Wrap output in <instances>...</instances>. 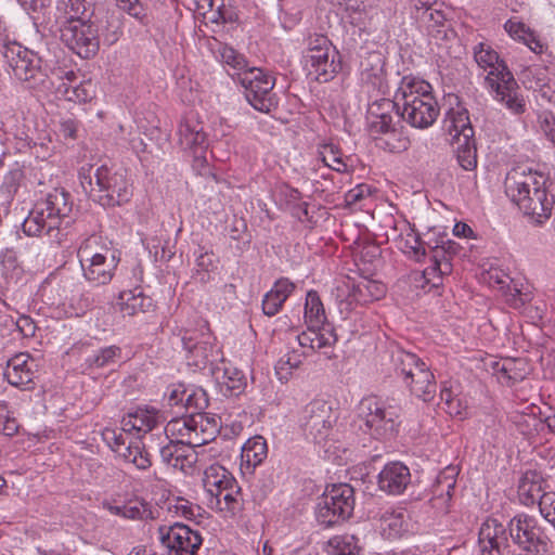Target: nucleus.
<instances>
[{
	"label": "nucleus",
	"mask_w": 555,
	"mask_h": 555,
	"mask_svg": "<svg viewBox=\"0 0 555 555\" xmlns=\"http://www.w3.org/2000/svg\"><path fill=\"white\" fill-rule=\"evenodd\" d=\"M504 188L511 201L537 223L551 217L554 199L547 194L543 176L514 168L506 175Z\"/></svg>",
	"instance_id": "nucleus-1"
},
{
	"label": "nucleus",
	"mask_w": 555,
	"mask_h": 555,
	"mask_svg": "<svg viewBox=\"0 0 555 555\" xmlns=\"http://www.w3.org/2000/svg\"><path fill=\"white\" fill-rule=\"evenodd\" d=\"M79 180L83 191L103 207H115L130 201L131 184L124 171H114L106 165L82 166Z\"/></svg>",
	"instance_id": "nucleus-2"
},
{
	"label": "nucleus",
	"mask_w": 555,
	"mask_h": 555,
	"mask_svg": "<svg viewBox=\"0 0 555 555\" xmlns=\"http://www.w3.org/2000/svg\"><path fill=\"white\" fill-rule=\"evenodd\" d=\"M401 118L417 129L430 127L439 115L431 86L415 78L403 77L396 95Z\"/></svg>",
	"instance_id": "nucleus-3"
},
{
	"label": "nucleus",
	"mask_w": 555,
	"mask_h": 555,
	"mask_svg": "<svg viewBox=\"0 0 555 555\" xmlns=\"http://www.w3.org/2000/svg\"><path fill=\"white\" fill-rule=\"evenodd\" d=\"M444 126L455 140V155L459 165L464 170H474L477 167V149L468 111L461 105L450 108Z\"/></svg>",
	"instance_id": "nucleus-4"
},
{
	"label": "nucleus",
	"mask_w": 555,
	"mask_h": 555,
	"mask_svg": "<svg viewBox=\"0 0 555 555\" xmlns=\"http://www.w3.org/2000/svg\"><path fill=\"white\" fill-rule=\"evenodd\" d=\"M354 506V489L350 485H332L317 504V521L325 528L334 527L349 519Z\"/></svg>",
	"instance_id": "nucleus-5"
},
{
	"label": "nucleus",
	"mask_w": 555,
	"mask_h": 555,
	"mask_svg": "<svg viewBox=\"0 0 555 555\" xmlns=\"http://www.w3.org/2000/svg\"><path fill=\"white\" fill-rule=\"evenodd\" d=\"M2 53L18 80L28 82L31 88L46 82L48 67L38 52L23 47L16 41H8L3 42Z\"/></svg>",
	"instance_id": "nucleus-6"
},
{
	"label": "nucleus",
	"mask_w": 555,
	"mask_h": 555,
	"mask_svg": "<svg viewBox=\"0 0 555 555\" xmlns=\"http://www.w3.org/2000/svg\"><path fill=\"white\" fill-rule=\"evenodd\" d=\"M514 544L532 555H544L548 551L550 539L539 520L527 514L514 516L507 526Z\"/></svg>",
	"instance_id": "nucleus-7"
},
{
	"label": "nucleus",
	"mask_w": 555,
	"mask_h": 555,
	"mask_svg": "<svg viewBox=\"0 0 555 555\" xmlns=\"http://www.w3.org/2000/svg\"><path fill=\"white\" fill-rule=\"evenodd\" d=\"M237 80L245 89V98L257 111L269 113L276 106L275 95L272 92L274 78L257 67L237 73Z\"/></svg>",
	"instance_id": "nucleus-8"
},
{
	"label": "nucleus",
	"mask_w": 555,
	"mask_h": 555,
	"mask_svg": "<svg viewBox=\"0 0 555 555\" xmlns=\"http://www.w3.org/2000/svg\"><path fill=\"white\" fill-rule=\"evenodd\" d=\"M156 539L165 555H196L203 543L198 531L181 522L158 526Z\"/></svg>",
	"instance_id": "nucleus-9"
},
{
	"label": "nucleus",
	"mask_w": 555,
	"mask_h": 555,
	"mask_svg": "<svg viewBox=\"0 0 555 555\" xmlns=\"http://www.w3.org/2000/svg\"><path fill=\"white\" fill-rule=\"evenodd\" d=\"M359 415L371 435L376 438H390L397 431L399 414L392 406L386 408L375 397L364 398L359 405Z\"/></svg>",
	"instance_id": "nucleus-10"
},
{
	"label": "nucleus",
	"mask_w": 555,
	"mask_h": 555,
	"mask_svg": "<svg viewBox=\"0 0 555 555\" xmlns=\"http://www.w3.org/2000/svg\"><path fill=\"white\" fill-rule=\"evenodd\" d=\"M61 40L81 59L93 57L100 48L99 29L91 18L59 26Z\"/></svg>",
	"instance_id": "nucleus-11"
},
{
	"label": "nucleus",
	"mask_w": 555,
	"mask_h": 555,
	"mask_svg": "<svg viewBox=\"0 0 555 555\" xmlns=\"http://www.w3.org/2000/svg\"><path fill=\"white\" fill-rule=\"evenodd\" d=\"M95 241L96 238L88 240L79 248L78 256L86 280L94 285H105L112 281L118 259L108 248H105L104 253H92L91 243Z\"/></svg>",
	"instance_id": "nucleus-12"
},
{
	"label": "nucleus",
	"mask_w": 555,
	"mask_h": 555,
	"mask_svg": "<svg viewBox=\"0 0 555 555\" xmlns=\"http://www.w3.org/2000/svg\"><path fill=\"white\" fill-rule=\"evenodd\" d=\"M181 341L189 353L190 360H192L191 364L197 367L214 363L221 356L219 348L216 346V338L209 332L206 322L202 323L199 333L185 328Z\"/></svg>",
	"instance_id": "nucleus-13"
},
{
	"label": "nucleus",
	"mask_w": 555,
	"mask_h": 555,
	"mask_svg": "<svg viewBox=\"0 0 555 555\" xmlns=\"http://www.w3.org/2000/svg\"><path fill=\"white\" fill-rule=\"evenodd\" d=\"M503 70L504 73L500 77L493 78V75L486 77V85L498 103L511 114L521 115L527 109L526 100L512 72Z\"/></svg>",
	"instance_id": "nucleus-14"
},
{
	"label": "nucleus",
	"mask_w": 555,
	"mask_h": 555,
	"mask_svg": "<svg viewBox=\"0 0 555 555\" xmlns=\"http://www.w3.org/2000/svg\"><path fill=\"white\" fill-rule=\"evenodd\" d=\"M336 418L332 405L324 400L317 399L304 408L300 423L308 436H311L314 441L321 442L328 436Z\"/></svg>",
	"instance_id": "nucleus-15"
},
{
	"label": "nucleus",
	"mask_w": 555,
	"mask_h": 555,
	"mask_svg": "<svg viewBox=\"0 0 555 555\" xmlns=\"http://www.w3.org/2000/svg\"><path fill=\"white\" fill-rule=\"evenodd\" d=\"M478 544L481 555H503L508 545L506 528L496 519H487L479 529Z\"/></svg>",
	"instance_id": "nucleus-16"
},
{
	"label": "nucleus",
	"mask_w": 555,
	"mask_h": 555,
	"mask_svg": "<svg viewBox=\"0 0 555 555\" xmlns=\"http://www.w3.org/2000/svg\"><path fill=\"white\" fill-rule=\"evenodd\" d=\"M162 461L184 474H190L197 462L195 448L182 441L170 440L160 449Z\"/></svg>",
	"instance_id": "nucleus-17"
},
{
	"label": "nucleus",
	"mask_w": 555,
	"mask_h": 555,
	"mask_svg": "<svg viewBox=\"0 0 555 555\" xmlns=\"http://www.w3.org/2000/svg\"><path fill=\"white\" fill-rule=\"evenodd\" d=\"M178 135L180 146L191 151L195 160H201L207 147V138L202 122L194 117H186L178 128Z\"/></svg>",
	"instance_id": "nucleus-18"
},
{
	"label": "nucleus",
	"mask_w": 555,
	"mask_h": 555,
	"mask_svg": "<svg viewBox=\"0 0 555 555\" xmlns=\"http://www.w3.org/2000/svg\"><path fill=\"white\" fill-rule=\"evenodd\" d=\"M35 360L28 353L15 354L8 361L4 377L14 387L31 389L35 378Z\"/></svg>",
	"instance_id": "nucleus-19"
},
{
	"label": "nucleus",
	"mask_w": 555,
	"mask_h": 555,
	"mask_svg": "<svg viewBox=\"0 0 555 555\" xmlns=\"http://www.w3.org/2000/svg\"><path fill=\"white\" fill-rule=\"evenodd\" d=\"M221 418L215 414L195 412L191 414V431L189 443L194 448L215 440L221 429Z\"/></svg>",
	"instance_id": "nucleus-20"
},
{
	"label": "nucleus",
	"mask_w": 555,
	"mask_h": 555,
	"mask_svg": "<svg viewBox=\"0 0 555 555\" xmlns=\"http://www.w3.org/2000/svg\"><path fill=\"white\" fill-rule=\"evenodd\" d=\"M369 114L375 118L371 122L373 132L391 133L396 131L400 116V109L396 100L382 99L374 102L369 108Z\"/></svg>",
	"instance_id": "nucleus-21"
},
{
	"label": "nucleus",
	"mask_w": 555,
	"mask_h": 555,
	"mask_svg": "<svg viewBox=\"0 0 555 555\" xmlns=\"http://www.w3.org/2000/svg\"><path fill=\"white\" fill-rule=\"evenodd\" d=\"M412 374L413 375H405L403 378L406 387L423 401H430L436 393L437 384L429 366L421 359L416 369H413Z\"/></svg>",
	"instance_id": "nucleus-22"
},
{
	"label": "nucleus",
	"mask_w": 555,
	"mask_h": 555,
	"mask_svg": "<svg viewBox=\"0 0 555 555\" xmlns=\"http://www.w3.org/2000/svg\"><path fill=\"white\" fill-rule=\"evenodd\" d=\"M410 482V469L400 462L388 463L378 475L379 489L389 494L402 493Z\"/></svg>",
	"instance_id": "nucleus-23"
},
{
	"label": "nucleus",
	"mask_w": 555,
	"mask_h": 555,
	"mask_svg": "<svg viewBox=\"0 0 555 555\" xmlns=\"http://www.w3.org/2000/svg\"><path fill=\"white\" fill-rule=\"evenodd\" d=\"M159 423L160 416L155 408H137L122 418L121 430L141 436L153 430Z\"/></svg>",
	"instance_id": "nucleus-24"
},
{
	"label": "nucleus",
	"mask_w": 555,
	"mask_h": 555,
	"mask_svg": "<svg viewBox=\"0 0 555 555\" xmlns=\"http://www.w3.org/2000/svg\"><path fill=\"white\" fill-rule=\"evenodd\" d=\"M69 193H67L64 189H54L47 195L46 199L39 202L44 210H49L50 223H68L66 219L69 217L73 208V204L69 201Z\"/></svg>",
	"instance_id": "nucleus-25"
},
{
	"label": "nucleus",
	"mask_w": 555,
	"mask_h": 555,
	"mask_svg": "<svg viewBox=\"0 0 555 555\" xmlns=\"http://www.w3.org/2000/svg\"><path fill=\"white\" fill-rule=\"evenodd\" d=\"M336 340L337 336L331 325L308 326L307 331L297 335L299 346L312 351L332 347Z\"/></svg>",
	"instance_id": "nucleus-26"
},
{
	"label": "nucleus",
	"mask_w": 555,
	"mask_h": 555,
	"mask_svg": "<svg viewBox=\"0 0 555 555\" xmlns=\"http://www.w3.org/2000/svg\"><path fill=\"white\" fill-rule=\"evenodd\" d=\"M117 305L122 314L128 317L140 312H147L154 308L152 298L145 296L140 288L120 292Z\"/></svg>",
	"instance_id": "nucleus-27"
},
{
	"label": "nucleus",
	"mask_w": 555,
	"mask_h": 555,
	"mask_svg": "<svg viewBox=\"0 0 555 555\" xmlns=\"http://www.w3.org/2000/svg\"><path fill=\"white\" fill-rule=\"evenodd\" d=\"M234 477L223 466L215 464L207 467L204 472L203 486L210 496L209 504H214V498L220 496L228 485H232Z\"/></svg>",
	"instance_id": "nucleus-28"
},
{
	"label": "nucleus",
	"mask_w": 555,
	"mask_h": 555,
	"mask_svg": "<svg viewBox=\"0 0 555 555\" xmlns=\"http://www.w3.org/2000/svg\"><path fill=\"white\" fill-rule=\"evenodd\" d=\"M474 59L480 68L489 69L486 77H491V74H493V78L500 77L504 73L503 69L509 70L498 52L486 42H480L474 47Z\"/></svg>",
	"instance_id": "nucleus-29"
},
{
	"label": "nucleus",
	"mask_w": 555,
	"mask_h": 555,
	"mask_svg": "<svg viewBox=\"0 0 555 555\" xmlns=\"http://www.w3.org/2000/svg\"><path fill=\"white\" fill-rule=\"evenodd\" d=\"M90 17V3L87 0H59L56 7L59 26Z\"/></svg>",
	"instance_id": "nucleus-30"
},
{
	"label": "nucleus",
	"mask_w": 555,
	"mask_h": 555,
	"mask_svg": "<svg viewBox=\"0 0 555 555\" xmlns=\"http://www.w3.org/2000/svg\"><path fill=\"white\" fill-rule=\"evenodd\" d=\"M518 498L524 505H532L541 501L547 492L543 488L542 477L533 470L526 472L518 482Z\"/></svg>",
	"instance_id": "nucleus-31"
},
{
	"label": "nucleus",
	"mask_w": 555,
	"mask_h": 555,
	"mask_svg": "<svg viewBox=\"0 0 555 555\" xmlns=\"http://www.w3.org/2000/svg\"><path fill=\"white\" fill-rule=\"evenodd\" d=\"M215 376L220 392L225 397H236L242 393L246 387V379L243 373L235 367H218L215 372Z\"/></svg>",
	"instance_id": "nucleus-32"
},
{
	"label": "nucleus",
	"mask_w": 555,
	"mask_h": 555,
	"mask_svg": "<svg viewBox=\"0 0 555 555\" xmlns=\"http://www.w3.org/2000/svg\"><path fill=\"white\" fill-rule=\"evenodd\" d=\"M493 370L499 382L508 386L522 380L528 373L527 363L524 359L507 358L496 361L493 363Z\"/></svg>",
	"instance_id": "nucleus-33"
},
{
	"label": "nucleus",
	"mask_w": 555,
	"mask_h": 555,
	"mask_svg": "<svg viewBox=\"0 0 555 555\" xmlns=\"http://www.w3.org/2000/svg\"><path fill=\"white\" fill-rule=\"evenodd\" d=\"M330 50H319L310 54H306V62L310 64V74L315 75V79L320 82H327L333 79L339 65L334 60H328Z\"/></svg>",
	"instance_id": "nucleus-34"
},
{
	"label": "nucleus",
	"mask_w": 555,
	"mask_h": 555,
	"mask_svg": "<svg viewBox=\"0 0 555 555\" xmlns=\"http://www.w3.org/2000/svg\"><path fill=\"white\" fill-rule=\"evenodd\" d=\"M219 512L224 513L227 516H234L243 508V495L235 478L232 485L220 492V496L214 498V504Z\"/></svg>",
	"instance_id": "nucleus-35"
},
{
	"label": "nucleus",
	"mask_w": 555,
	"mask_h": 555,
	"mask_svg": "<svg viewBox=\"0 0 555 555\" xmlns=\"http://www.w3.org/2000/svg\"><path fill=\"white\" fill-rule=\"evenodd\" d=\"M268 454L267 441L261 436L248 439L242 448V462L247 466L256 467L263 462Z\"/></svg>",
	"instance_id": "nucleus-36"
},
{
	"label": "nucleus",
	"mask_w": 555,
	"mask_h": 555,
	"mask_svg": "<svg viewBox=\"0 0 555 555\" xmlns=\"http://www.w3.org/2000/svg\"><path fill=\"white\" fill-rule=\"evenodd\" d=\"M455 467H447L443 469L436 479V483L433 487L434 500H441L446 505L452 498V490L455 488Z\"/></svg>",
	"instance_id": "nucleus-37"
},
{
	"label": "nucleus",
	"mask_w": 555,
	"mask_h": 555,
	"mask_svg": "<svg viewBox=\"0 0 555 555\" xmlns=\"http://www.w3.org/2000/svg\"><path fill=\"white\" fill-rule=\"evenodd\" d=\"M408 521L403 512H386L380 518V529L388 539H396L408 531Z\"/></svg>",
	"instance_id": "nucleus-38"
},
{
	"label": "nucleus",
	"mask_w": 555,
	"mask_h": 555,
	"mask_svg": "<svg viewBox=\"0 0 555 555\" xmlns=\"http://www.w3.org/2000/svg\"><path fill=\"white\" fill-rule=\"evenodd\" d=\"M305 320L308 326L327 325L325 310L320 296L315 291H310L307 294L305 304Z\"/></svg>",
	"instance_id": "nucleus-39"
},
{
	"label": "nucleus",
	"mask_w": 555,
	"mask_h": 555,
	"mask_svg": "<svg viewBox=\"0 0 555 555\" xmlns=\"http://www.w3.org/2000/svg\"><path fill=\"white\" fill-rule=\"evenodd\" d=\"M57 93L66 101L75 103H86L93 98L92 85L89 81L79 85L63 82L59 86Z\"/></svg>",
	"instance_id": "nucleus-40"
},
{
	"label": "nucleus",
	"mask_w": 555,
	"mask_h": 555,
	"mask_svg": "<svg viewBox=\"0 0 555 555\" xmlns=\"http://www.w3.org/2000/svg\"><path fill=\"white\" fill-rule=\"evenodd\" d=\"M328 547L334 555H360L362 546L352 534L335 535L328 540Z\"/></svg>",
	"instance_id": "nucleus-41"
},
{
	"label": "nucleus",
	"mask_w": 555,
	"mask_h": 555,
	"mask_svg": "<svg viewBox=\"0 0 555 555\" xmlns=\"http://www.w3.org/2000/svg\"><path fill=\"white\" fill-rule=\"evenodd\" d=\"M420 360L421 359L416 354L400 348H397L391 352L393 370L396 374L402 378H404L405 375H413L412 371L413 369H416Z\"/></svg>",
	"instance_id": "nucleus-42"
},
{
	"label": "nucleus",
	"mask_w": 555,
	"mask_h": 555,
	"mask_svg": "<svg viewBox=\"0 0 555 555\" xmlns=\"http://www.w3.org/2000/svg\"><path fill=\"white\" fill-rule=\"evenodd\" d=\"M504 27L514 39L521 40L533 52L542 51V44L524 23L509 20L505 23Z\"/></svg>",
	"instance_id": "nucleus-43"
},
{
	"label": "nucleus",
	"mask_w": 555,
	"mask_h": 555,
	"mask_svg": "<svg viewBox=\"0 0 555 555\" xmlns=\"http://www.w3.org/2000/svg\"><path fill=\"white\" fill-rule=\"evenodd\" d=\"M43 212L44 209L38 202L22 224V229L26 235L38 236L43 232L49 234L48 225L43 219Z\"/></svg>",
	"instance_id": "nucleus-44"
},
{
	"label": "nucleus",
	"mask_w": 555,
	"mask_h": 555,
	"mask_svg": "<svg viewBox=\"0 0 555 555\" xmlns=\"http://www.w3.org/2000/svg\"><path fill=\"white\" fill-rule=\"evenodd\" d=\"M319 156L331 169L337 172H345L347 170V164L344 160L343 153L335 144H323L320 147Z\"/></svg>",
	"instance_id": "nucleus-45"
},
{
	"label": "nucleus",
	"mask_w": 555,
	"mask_h": 555,
	"mask_svg": "<svg viewBox=\"0 0 555 555\" xmlns=\"http://www.w3.org/2000/svg\"><path fill=\"white\" fill-rule=\"evenodd\" d=\"M306 357L304 351L292 350L281 357L275 364V372L280 379H287L293 370L299 367Z\"/></svg>",
	"instance_id": "nucleus-46"
},
{
	"label": "nucleus",
	"mask_w": 555,
	"mask_h": 555,
	"mask_svg": "<svg viewBox=\"0 0 555 555\" xmlns=\"http://www.w3.org/2000/svg\"><path fill=\"white\" fill-rule=\"evenodd\" d=\"M119 455L139 469H147L152 465L149 453L138 442L125 447Z\"/></svg>",
	"instance_id": "nucleus-47"
},
{
	"label": "nucleus",
	"mask_w": 555,
	"mask_h": 555,
	"mask_svg": "<svg viewBox=\"0 0 555 555\" xmlns=\"http://www.w3.org/2000/svg\"><path fill=\"white\" fill-rule=\"evenodd\" d=\"M384 293L383 285L373 281H365L353 286L352 296L356 301L364 304L369 300L379 299Z\"/></svg>",
	"instance_id": "nucleus-48"
},
{
	"label": "nucleus",
	"mask_w": 555,
	"mask_h": 555,
	"mask_svg": "<svg viewBox=\"0 0 555 555\" xmlns=\"http://www.w3.org/2000/svg\"><path fill=\"white\" fill-rule=\"evenodd\" d=\"M535 79L531 88L540 92L541 96L551 102L555 95V80L547 77L546 68H537L533 73Z\"/></svg>",
	"instance_id": "nucleus-49"
},
{
	"label": "nucleus",
	"mask_w": 555,
	"mask_h": 555,
	"mask_svg": "<svg viewBox=\"0 0 555 555\" xmlns=\"http://www.w3.org/2000/svg\"><path fill=\"white\" fill-rule=\"evenodd\" d=\"M121 356V349L117 346H108L90 356L86 361L89 366L103 367L115 363Z\"/></svg>",
	"instance_id": "nucleus-50"
},
{
	"label": "nucleus",
	"mask_w": 555,
	"mask_h": 555,
	"mask_svg": "<svg viewBox=\"0 0 555 555\" xmlns=\"http://www.w3.org/2000/svg\"><path fill=\"white\" fill-rule=\"evenodd\" d=\"M99 29V34L103 37V40L106 44L111 46L115 43L120 35V21L114 13L107 14L105 20V25H101L96 27Z\"/></svg>",
	"instance_id": "nucleus-51"
},
{
	"label": "nucleus",
	"mask_w": 555,
	"mask_h": 555,
	"mask_svg": "<svg viewBox=\"0 0 555 555\" xmlns=\"http://www.w3.org/2000/svg\"><path fill=\"white\" fill-rule=\"evenodd\" d=\"M165 433L166 435L168 433H170L171 435H178L180 439H178L177 441H182L183 443L190 444V437H192L191 415L170 421L165 428Z\"/></svg>",
	"instance_id": "nucleus-52"
},
{
	"label": "nucleus",
	"mask_w": 555,
	"mask_h": 555,
	"mask_svg": "<svg viewBox=\"0 0 555 555\" xmlns=\"http://www.w3.org/2000/svg\"><path fill=\"white\" fill-rule=\"evenodd\" d=\"M183 405L186 410H193V413L205 410L208 406L207 393L202 388L186 389Z\"/></svg>",
	"instance_id": "nucleus-53"
},
{
	"label": "nucleus",
	"mask_w": 555,
	"mask_h": 555,
	"mask_svg": "<svg viewBox=\"0 0 555 555\" xmlns=\"http://www.w3.org/2000/svg\"><path fill=\"white\" fill-rule=\"evenodd\" d=\"M218 51L220 59L224 64L231 66L235 70H238V73L246 70L245 68L247 66V62L245 57L236 52L233 48L222 46Z\"/></svg>",
	"instance_id": "nucleus-54"
},
{
	"label": "nucleus",
	"mask_w": 555,
	"mask_h": 555,
	"mask_svg": "<svg viewBox=\"0 0 555 555\" xmlns=\"http://www.w3.org/2000/svg\"><path fill=\"white\" fill-rule=\"evenodd\" d=\"M417 18L428 24V27L443 26L446 16L442 11L434 9L431 5L422 3L421 8H416Z\"/></svg>",
	"instance_id": "nucleus-55"
},
{
	"label": "nucleus",
	"mask_w": 555,
	"mask_h": 555,
	"mask_svg": "<svg viewBox=\"0 0 555 555\" xmlns=\"http://www.w3.org/2000/svg\"><path fill=\"white\" fill-rule=\"evenodd\" d=\"M125 518L128 519H147L153 518L150 505L144 502H129L124 505Z\"/></svg>",
	"instance_id": "nucleus-56"
},
{
	"label": "nucleus",
	"mask_w": 555,
	"mask_h": 555,
	"mask_svg": "<svg viewBox=\"0 0 555 555\" xmlns=\"http://www.w3.org/2000/svg\"><path fill=\"white\" fill-rule=\"evenodd\" d=\"M169 511H173L177 515H180L186 519H193L199 511V506L193 505L191 502L183 498H177L175 503H170L168 506Z\"/></svg>",
	"instance_id": "nucleus-57"
},
{
	"label": "nucleus",
	"mask_w": 555,
	"mask_h": 555,
	"mask_svg": "<svg viewBox=\"0 0 555 555\" xmlns=\"http://www.w3.org/2000/svg\"><path fill=\"white\" fill-rule=\"evenodd\" d=\"M122 430L117 431L114 428H104L102 431V437L104 441L111 447V449L120 454L124 451V448L127 447L124 440Z\"/></svg>",
	"instance_id": "nucleus-58"
},
{
	"label": "nucleus",
	"mask_w": 555,
	"mask_h": 555,
	"mask_svg": "<svg viewBox=\"0 0 555 555\" xmlns=\"http://www.w3.org/2000/svg\"><path fill=\"white\" fill-rule=\"evenodd\" d=\"M539 509L541 515L555 528V492L550 491L542 495L539 501Z\"/></svg>",
	"instance_id": "nucleus-59"
},
{
	"label": "nucleus",
	"mask_w": 555,
	"mask_h": 555,
	"mask_svg": "<svg viewBox=\"0 0 555 555\" xmlns=\"http://www.w3.org/2000/svg\"><path fill=\"white\" fill-rule=\"evenodd\" d=\"M116 2L122 11L140 22L146 17V10L139 0H116Z\"/></svg>",
	"instance_id": "nucleus-60"
},
{
	"label": "nucleus",
	"mask_w": 555,
	"mask_h": 555,
	"mask_svg": "<svg viewBox=\"0 0 555 555\" xmlns=\"http://www.w3.org/2000/svg\"><path fill=\"white\" fill-rule=\"evenodd\" d=\"M284 301L273 292L269 291L262 300V311L268 317L275 315L282 308Z\"/></svg>",
	"instance_id": "nucleus-61"
},
{
	"label": "nucleus",
	"mask_w": 555,
	"mask_h": 555,
	"mask_svg": "<svg viewBox=\"0 0 555 555\" xmlns=\"http://www.w3.org/2000/svg\"><path fill=\"white\" fill-rule=\"evenodd\" d=\"M319 50H331V42L324 35L314 34L307 39L306 54L313 53Z\"/></svg>",
	"instance_id": "nucleus-62"
},
{
	"label": "nucleus",
	"mask_w": 555,
	"mask_h": 555,
	"mask_svg": "<svg viewBox=\"0 0 555 555\" xmlns=\"http://www.w3.org/2000/svg\"><path fill=\"white\" fill-rule=\"evenodd\" d=\"M295 284L291 282L288 279L282 278L278 280L273 287L270 289L278 297H280L284 302L289 297V295L294 292Z\"/></svg>",
	"instance_id": "nucleus-63"
},
{
	"label": "nucleus",
	"mask_w": 555,
	"mask_h": 555,
	"mask_svg": "<svg viewBox=\"0 0 555 555\" xmlns=\"http://www.w3.org/2000/svg\"><path fill=\"white\" fill-rule=\"evenodd\" d=\"M371 194L370 186L366 184H359L348 191L346 194V202L348 205H354Z\"/></svg>",
	"instance_id": "nucleus-64"
}]
</instances>
